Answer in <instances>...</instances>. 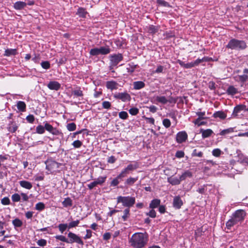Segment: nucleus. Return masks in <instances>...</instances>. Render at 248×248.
Segmentation results:
<instances>
[{
    "label": "nucleus",
    "mask_w": 248,
    "mask_h": 248,
    "mask_svg": "<svg viewBox=\"0 0 248 248\" xmlns=\"http://www.w3.org/2000/svg\"><path fill=\"white\" fill-rule=\"evenodd\" d=\"M148 235L146 233L137 232L131 238V245L137 248H142L147 243Z\"/></svg>",
    "instance_id": "obj_1"
},
{
    "label": "nucleus",
    "mask_w": 248,
    "mask_h": 248,
    "mask_svg": "<svg viewBox=\"0 0 248 248\" xmlns=\"http://www.w3.org/2000/svg\"><path fill=\"white\" fill-rule=\"evenodd\" d=\"M135 198L131 196H118L117 198V203H122L123 206L129 208L135 203Z\"/></svg>",
    "instance_id": "obj_2"
},
{
    "label": "nucleus",
    "mask_w": 248,
    "mask_h": 248,
    "mask_svg": "<svg viewBox=\"0 0 248 248\" xmlns=\"http://www.w3.org/2000/svg\"><path fill=\"white\" fill-rule=\"evenodd\" d=\"M109 58L110 60L109 69L114 73L115 71L113 69L117 67L118 64L123 60V56L121 53L115 54L110 55Z\"/></svg>",
    "instance_id": "obj_3"
},
{
    "label": "nucleus",
    "mask_w": 248,
    "mask_h": 248,
    "mask_svg": "<svg viewBox=\"0 0 248 248\" xmlns=\"http://www.w3.org/2000/svg\"><path fill=\"white\" fill-rule=\"evenodd\" d=\"M246 47L247 45L245 42L235 39L231 40L226 46V47L231 49H242L245 48Z\"/></svg>",
    "instance_id": "obj_4"
},
{
    "label": "nucleus",
    "mask_w": 248,
    "mask_h": 248,
    "mask_svg": "<svg viewBox=\"0 0 248 248\" xmlns=\"http://www.w3.org/2000/svg\"><path fill=\"white\" fill-rule=\"evenodd\" d=\"M248 113V109L245 105H240L235 107L232 114L233 117L242 118L246 115Z\"/></svg>",
    "instance_id": "obj_5"
},
{
    "label": "nucleus",
    "mask_w": 248,
    "mask_h": 248,
    "mask_svg": "<svg viewBox=\"0 0 248 248\" xmlns=\"http://www.w3.org/2000/svg\"><path fill=\"white\" fill-rule=\"evenodd\" d=\"M110 48L108 46L95 47L91 49L90 54L91 56H97L99 55H107L110 52Z\"/></svg>",
    "instance_id": "obj_6"
},
{
    "label": "nucleus",
    "mask_w": 248,
    "mask_h": 248,
    "mask_svg": "<svg viewBox=\"0 0 248 248\" xmlns=\"http://www.w3.org/2000/svg\"><path fill=\"white\" fill-rule=\"evenodd\" d=\"M246 212L243 210H238L232 215V217L238 223L244 220Z\"/></svg>",
    "instance_id": "obj_7"
},
{
    "label": "nucleus",
    "mask_w": 248,
    "mask_h": 248,
    "mask_svg": "<svg viewBox=\"0 0 248 248\" xmlns=\"http://www.w3.org/2000/svg\"><path fill=\"white\" fill-rule=\"evenodd\" d=\"M46 169L49 171H53L59 168L60 164L52 159H47L46 161Z\"/></svg>",
    "instance_id": "obj_8"
},
{
    "label": "nucleus",
    "mask_w": 248,
    "mask_h": 248,
    "mask_svg": "<svg viewBox=\"0 0 248 248\" xmlns=\"http://www.w3.org/2000/svg\"><path fill=\"white\" fill-rule=\"evenodd\" d=\"M69 238L68 243H77L79 244L83 245V242L81 238L77 234L70 232L68 234Z\"/></svg>",
    "instance_id": "obj_9"
},
{
    "label": "nucleus",
    "mask_w": 248,
    "mask_h": 248,
    "mask_svg": "<svg viewBox=\"0 0 248 248\" xmlns=\"http://www.w3.org/2000/svg\"><path fill=\"white\" fill-rule=\"evenodd\" d=\"M114 98L116 99H120L123 102L130 101L131 100L130 95L127 93H118L113 95Z\"/></svg>",
    "instance_id": "obj_10"
},
{
    "label": "nucleus",
    "mask_w": 248,
    "mask_h": 248,
    "mask_svg": "<svg viewBox=\"0 0 248 248\" xmlns=\"http://www.w3.org/2000/svg\"><path fill=\"white\" fill-rule=\"evenodd\" d=\"M45 129L53 134V135H59L61 133L56 128L53 127L51 124H49L47 122L45 123Z\"/></svg>",
    "instance_id": "obj_11"
},
{
    "label": "nucleus",
    "mask_w": 248,
    "mask_h": 248,
    "mask_svg": "<svg viewBox=\"0 0 248 248\" xmlns=\"http://www.w3.org/2000/svg\"><path fill=\"white\" fill-rule=\"evenodd\" d=\"M187 139V135L185 131L178 132L176 135V140L179 143L185 142Z\"/></svg>",
    "instance_id": "obj_12"
},
{
    "label": "nucleus",
    "mask_w": 248,
    "mask_h": 248,
    "mask_svg": "<svg viewBox=\"0 0 248 248\" xmlns=\"http://www.w3.org/2000/svg\"><path fill=\"white\" fill-rule=\"evenodd\" d=\"M47 87L50 90L58 91L61 88V84L57 81H52L48 83Z\"/></svg>",
    "instance_id": "obj_13"
},
{
    "label": "nucleus",
    "mask_w": 248,
    "mask_h": 248,
    "mask_svg": "<svg viewBox=\"0 0 248 248\" xmlns=\"http://www.w3.org/2000/svg\"><path fill=\"white\" fill-rule=\"evenodd\" d=\"M183 204V201L179 196H176L173 200V206L176 209H180Z\"/></svg>",
    "instance_id": "obj_14"
},
{
    "label": "nucleus",
    "mask_w": 248,
    "mask_h": 248,
    "mask_svg": "<svg viewBox=\"0 0 248 248\" xmlns=\"http://www.w3.org/2000/svg\"><path fill=\"white\" fill-rule=\"evenodd\" d=\"M27 6V3L24 1H18L14 4V8L16 10H21Z\"/></svg>",
    "instance_id": "obj_15"
},
{
    "label": "nucleus",
    "mask_w": 248,
    "mask_h": 248,
    "mask_svg": "<svg viewBox=\"0 0 248 248\" xmlns=\"http://www.w3.org/2000/svg\"><path fill=\"white\" fill-rule=\"evenodd\" d=\"M118 84L117 82L112 80L106 82V87L107 89L113 90L118 88Z\"/></svg>",
    "instance_id": "obj_16"
},
{
    "label": "nucleus",
    "mask_w": 248,
    "mask_h": 248,
    "mask_svg": "<svg viewBox=\"0 0 248 248\" xmlns=\"http://www.w3.org/2000/svg\"><path fill=\"white\" fill-rule=\"evenodd\" d=\"M20 186L24 188L30 190L32 187V184L25 180H22L19 182Z\"/></svg>",
    "instance_id": "obj_17"
},
{
    "label": "nucleus",
    "mask_w": 248,
    "mask_h": 248,
    "mask_svg": "<svg viewBox=\"0 0 248 248\" xmlns=\"http://www.w3.org/2000/svg\"><path fill=\"white\" fill-rule=\"evenodd\" d=\"M200 132L202 134V137L203 139L210 137L213 133V131L210 129H207L206 130L201 129Z\"/></svg>",
    "instance_id": "obj_18"
},
{
    "label": "nucleus",
    "mask_w": 248,
    "mask_h": 248,
    "mask_svg": "<svg viewBox=\"0 0 248 248\" xmlns=\"http://www.w3.org/2000/svg\"><path fill=\"white\" fill-rule=\"evenodd\" d=\"M181 180L180 177L177 178L176 177H170L168 178V182L172 185H177L180 184Z\"/></svg>",
    "instance_id": "obj_19"
},
{
    "label": "nucleus",
    "mask_w": 248,
    "mask_h": 248,
    "mask_svg": "<svg viewBox=\"0 0 248 248\" xmlns=\"http://www.w3.org/2000/svg\"><path fill=\"white\" fill-rule=\"evenodd\" d=\"M76 14L80 17L85 18L88 13L85 9L82 7H79L78 8Z\"/></svg>",
    "instance_id": "obj_20"
},
{
    "label": "nucleus",
    "mask_w": 248,
    "mask_h": 248,
    "mask_svg": "<svg viewBox=\"0 0 248 248\" xmlns=\"http://www.w3.org/2000/svg\"><path fill=\"white\" fill-rule=\"evenodd\" d=\"M138 180V177H130L125 180L124 184L125 186H132L137 180Z\"/></svg>",
    "instance_id": "obj_21"
},
{
    "label": "nucleus",
    "mask_w": 248,
    "mask_h": 248,
    "mask_svg": "<svg viewBox=\"0 0 248 248\" xmlns=\"http://www.w3.org/2000/svg\"><path fill=\"white\" fill-rule=\"evenodd\" d=\"M145 83L141 81H135L133 82V88L135 90H140L145 87Z\"/></svg>",
    "instance_id": "obj_22"
},
{
    "label": "nucleus",
    "mask_w": 248,
    "mask_h": 248,
    "mask_svg": "<svg viewBox=\"0 0 248 248\" xmlns=\"http://www.w3.org/2000/svg\"><path fill=\"white\" fill-rule=\"evenodd\" d=\"M177 62L179 63L182 67H183L185 68H191L192 67H194L193 62L185 63L183 61L180 60H178L177 61Z\"/></svg>",
    "instance_id": "obj_23"
},
{
    "label": "nucleus",
    "mask_w": 248,
    "mask_h": 248,
    "mask_svg": "<svg viewBox=\"0 0 248 248\" xmlns=\"http://www.w3.org/2000/svg\"><path fill=\"white\" fill-rule=\"evenodd\" d=\"M72 94L76 97H82L83 93L80 87H77L72 91Z\"/></svg>",
    "instance_id": "obj_24"
},
{
    "label": "nucleus",
    "mask_w": 248,
    "mask_h": 248,
    "mask_svg": "<svg viewBox=\"0 0 248 248\" xmlns=\"http://www.w3.org/2000/svg\"><path fill=\"white\" fill-rule=\"evenodd\" d=\"M213 117L215 118H219L220 119H225L226 117V114L222 111H218L214 113Z\"/></svg>",
    "instance_id": "obj_25"
},
{
    "label": "nucleus",
    "mask_w": 248,
    "mask_h": 248,
    "mask_svg": "<svg viewBox=\"0 0 248 248\" xmlns=\"http://www.w3.org/2000/svg\"><path fill=\"white\" fill-rule=\"evenodd\" d=\"M160 200L157 199L153 200L149 205V207L154 209L158 207L160 204Z\"/></svg>",
    "instance_id": "obj_26"
},
{
    "label": "nucleus",
    "mask_w": 248,
    "mask_h": 248,
    "mask_svg": "<svg viewBox=\"0 0 248 248\" xmlns=\"http://www.w3.org/2000/svg\"><path fill=\"white\" fill-rule=\"evenodd\" d=\"M62 204L64 207H71L73 205L72 200L70 198L67 197L64 199V201L62 202Z\"/></svg>",
    "instance_id": "obj_27"
},
{
    "label": "nucleus",
    "mask_w": 248,
    "mask_h": 248,
    "mask_svg": "<svg viewBox=\"0 0 248 248\" xmlns=\"http://www.w3.org/2000/svg\"><path fill=\"white\" fill-rule=\"evenodd\" d=\"M17 128L18 126L16 124L15 122H12L9 124L8 129L10 132L14 133L16 131Z\"/></svg>",
    "instance_id": "obj_28"
},
{
    "label": "nucleus",
    "mask_w": 248,
    "mask_h": 248,
    "mask_svg": "<svg viewBox=\"0 0 248 248\" xmlns=\"http://www.w3.org/2000/svg\"><path fill=\"white\" fill-rule=\"evenodd\" d=\"M148 32L151 34H155L158 31L159 28L153 25H150L147 27Z\"/></svg>",
    "instance_id": "obj_29"
},
{
    "label": "nucleus",
    "mask_w": 248,
    "mask_h": 248,
    "mask_svg": "<svg viewBox=\"0 0 248 248\" xmlns=\"http://www.w3.org/2000/svg\"><path fill=\"white\" fill-rule=\"evenodd\" d=\"M17 53L16 49H7L5 51L4 56H10L12 55H16Z\"/></svg>",
    "instance_id": "obj_30"
},
{
    "label": "nucleus",
    "mask_w": 248,
    "mask_h": 248,
    "mask_svg": "<svg viewBox=\"0 0 248 248\" xmlns=\"http://www.w3.org/2000/svg\"><path fill=\"white\" fill-rule=\"evenodd\" d=\"M238 92L237 89L234 87L233 86H230L227 90V93L230 95H234Z\"/></svg>",
    "instance_id": "obj_31"
},
{
    "label": "nucleus",
    "mask_w": 248,
    "mask_h": 248,
    "mask_svg": "<svg viewBox=\"0 0 248 248\" xmlns=\"http://www.w3.org/2000/svg\"><path fill=\"white\" fill-rule=\"evenodd\" d=\"M26 104L25 102L23 101H18L17 104V108L18 109L22 112H23L26 109Z\"/></svg>",
    "instance_id": "obj_32"
},
{
    "label": "nucleus",
    "mask_w": 248,
    "mask_h": 248,
    "mask_svg": "<svg viewBox=\"0 0 248 248\" xmlns=\"http://www.w3.org/2000/svg\"><path fill=\"white\" fill-rule=\"evenodd\" d=\"M139 165L137 162H135L134 164H129L126 168L129 171H133L134 170H136L139 168Z\"/></svg>",
    "instance_id": "obj_33"
},
{
    "label": "nucleus",
    "mask_w": 248,
    "mask_h": 248,
    "mask_svg": "<svg viewBox=\"0 0 248 248\" xmlns=\"http://www.w3.org/2000/svg\"><path fill=\"white\" fill-rule=\"evenodd\" d=\"M236 224H237V223L232 217L231 218L226 222V225L228 229H230L232 226H234Z\"/></svg>",
    "instance_id": "obj_34"
},
{
    "label": "nucleus",
    "mask_w": 248,
    "mask_h": 248,
    "mask_svg": "<svg viewBox=\"0 0 248 248\" xmlns=\"http://www.w3.org/2000/svg\"><path fill=\"white\" fill-rule=\"evenodd\" d=\"M107 179V176H100L94 181L95 182L97 185H102L105 181Z\"/></svg>",
    "instance_id": "obj_35"
},
{
    "label": "nucleus",
    "mask_w": 248,
    "mask_h": 248,
    "mask_svg": "<svg viewBox=\"0 0 248 248\" xmlns=\"http://www.w3.org/2000/svg\"><path fill=\"white\" fill-rule=\"evenodd\" d=\"M155 100L158 102H159L163 104H166L168 101V100L167 99V98L165 96H157L155 97Z\"/></svg>",
    "instance_id": "obj_36"
},
{
    "label": "nucleus",
    "mask_w": 248,
    "mask_h": 248,
    "mask_svg": "<svg viewBox=\"0 0 248 248\" xmlns=\"http://www.w3.org/2000/svg\"><path fill=\"white\" fill-rule=\"evenodd\" d=\"M130 210L129 208H127L124 210V215L122 216L123 221L127 220V218L130 216Z\"/></svg>",
    "instance_id": "obj_37"
},
{
    "label": "nucleus",
    "mask_w": 248,
    "mask_h": 248,
    "mask_svg": "<svg viewBox=\"0 0 248 248\" xmlns=\"http://www.w3.org/2000/svg\"><path fill=\"white\" fill-rule=\"evenodd\" d=\"M192 177V173L188 171V170H187L186 171H185L184 173H183L181 176H180V179L181 180V181H183V180H184L186 179V178L187 177Z\"/></svg>",
    "instance_id": "obj_38"
},
{
    "label": "nucleus",
    "mask_w": 248,
    "mask_h": 248,
    "mask_svg": "<svg viewBox=\"0 0 248 248\" xmlns=\"http://www.w3.org/2000/svg\"><path fill=\"white\" fill-rule=\"evenodd\" d=\"M45 208V205L42 202H39L36 204L35 209L38 211H41Z\"/></svg>",
    "instance_id": "obj_39"
},
{
    "label": "nucleus",
    "mask_w": 248,
    "mask_h": 248,
    "mask_svg": "<svg viewBox=\"0 0 248 248\" xmlns=\"http://www.w3.org/2000/svg\"><path fill=\"white\" fill-rule=\"evenodd\" d=\"M122 179L121 177H119V175L113 179L112 181L110 183V186H117L120 183L119 180Z\"/></svg>",
    "instance_id": "obj_40"
},
{
    "label": "nucleus",
    "mask_w": 248,
    "mask_h": 248,
    "mask_svg": "<svg viewBox=\"0 0 248 248\" xmlns=\"http://www.w3.org/2000/svg\"><path fill=\"white\" fill-rule=\"evenodd\" d=\"M12 223L15 227H20L22 225V222L18 218H16L12 221Z\"/></svg>",
    "instance_id": "obj_41"
},
{
    "label": "nucleus",
    "mask_w": 248,
    "mask_h": 248,
    "mask_svg": "<svg viewBox=\"0 0 248 248\" xmlns=\"http://www.w3.org/2000/svg\"><path fill=\"white\" fill-rule=\"evenodd\" d=\"M45 126H43L42 125H39L36 128V133L39 134H44L45 132Z\"/></svg>",
    "instance_id": "obj_42"
},
{
    "label": "nucleus",
    "mask_w": 248,
    "mask_h": 248,
    "mask_svg": "<svg viewBox=\"0 0 248 248\" xmlns=\"http://www.w3.org/2000/svg\"><path fill=\"white\" fill-rule=\"evenodd\" d=\"M129 173V171L127 170L126 168L124 169L118 175L119 177H121L122 179L124 177H126Z\"/></svg>",
    "instance_id": "obj_43"
},
{
    "label": "nucleus",
    "mask_w": 248,
    "mask_h": 248,
    "mask_svg": "<svg viewBox=\"0 0 248 248\" xmlns=\"http://www.w3.org/2000/svg\"><path fill=\"white\" fill-rule=\"evenodd\" d=\"M11 199L13 202H18L20 201L21 197L19 194L15 193L12 195Z\"/></svg>",
    "instance_id": "obj_44"
},
{
    "label": "nucleus",
    "mask_w": 248,
    "mask_h": 248,
    "mask_svg": "<svg viewBox=\"0 0 248 248\" xmlns=\"http://www.w3.org/2000/svg\"><path fill=\"white\" fill-rule=\"evenodd\" d=\"M41 65L45 69H48L50 67V64L48 61H43L41 63Z\"/></svg>",
    "instance_id": "obj_45"
},
{
    "label": "nucleus",
    "mask_w": 248,
    "mask_h": 248,
    "mask_svg": "<svg viewBox=\"0 0 248 248\" xmlns=\"http://www.w3.org/2000/svg\"><path fill=\"white\" fill-rule=\"evenodd\" d=\"M66 127L69 131H73L76 129V125L74 123L68 124Z\"/></svg>",
    "instance_id": "obj_46"
},
{
    "label": "nucleus",
    "mask_w": 248,
    "mask_h": 248,
    "mask_svg": "<svg viewBox=\"0 0 248 248\" xmlns=\"http://www.w3.org/2000/svg\"><path fill=\"white\" fill-rule=\"evenodd\" d=\"M79 223V220H77L75 221H73L70 222L68 224V228H72L75 227H77L78 226V224Z\"/></svg>",
    "instance_id": "obj_47"
},
{
    "label": "nucleus",
    "mask_w": 248,
    "mask_h": 248,
    "mask_svg": "<svg viewBox=\"0 0 248 248\" xmlns=\"http://www.w3.org/2000/svg\"><path fill=\"white\" fill-rule=\"evenodd\" d=\"M72 145L74 146V148H78L82 146V143L79 140H76L72 143Z\"/></svg>",
    "instance_id": "obj_48"
},
{
    "label": "nucleus",
    "mask_w": 248,
    "mask_h": 248,
    "mask_svg": "<svg viewBox=\"0 0 248 248\" xmlns=\"http://www.w3.org/2000/svg\"><path fill=\"white\" fill-rule=\"evenodd\" d=\"M68 227V225L67 224H60L58 226L59 231L62 233L66 228Z\"/></svg>",
    "instance_id": "obj_49"
},
{
    "label": "nucleus",
    "mask_w": 248,
    "mask_h": 248,
    "mask_svg": "<svg viewBox=\"0 0 248 248\" xmlns=\"http://www.w3.org/2000/svg\"><path fill=\"white\" fill-rule=\"evenodd\" d=\"M139 112V110L137 108H132L129 110V113L132 115H136Z\"/></svg>",
    "instance_id": "obj_50"
},
{
    "label": "nucleus",
    "mask_w": 248,
    "mask_h": 248,
    "mask_svg": "<svg viewBox=\"0 0 248 248\" xmlns=\"http://www.w3.org/2000/svg\"><path fill=\"white\" fill-rule=\"evenodd\" d=\"M162 123L163 125L167 128L170 127L171 125V122L170 120L167 118L164 119L163 120Z\"/></svg>",
    "instance_id": "obj_51"
},
{
    "label": "nucleus",
    "mask_w": 248,
    "mask_h": 248,
    "mask_svg": "<svg viewBox=\"0 0 248 248\" xmlns=\"http://www.w3.org/2000/svg\"><path fill=\"white\" fill-rule=\"evenodd\" d=\"M221 153V151L218 148L215 149L212 151V155L216 156V157H218L220 155Z\"/></svg>",
    "instance_id": "obj_52"
},
{
    "label": "nucleus",
    "mask_w": 248,
    "mask_h": 248,
    "mask_svg": "<svg viewBox=\"0 0 248 248\" xmlns=\"http://www.w3.org/2000/svg\"><path fill=\"white\" fill-rule=\"evenodd\" d=\"M119 117L123 120L126 119L128 117V114L126 111H121L119 113Z\"/></svg>",
    "instance_id": "obj_53"
},
{
    "label": "nucleus",
    "mask_w": 248,
    "mask_h": 248,
    "mask_svg": "<svg viewBox=\"0 0 248 248\" xmlns=\"http://www.w3.org/2000/svg\"><path fill=\"white\" fill-rule=\"evenodd\" d=\"M55 238L61 241L65 242L68 243V239L63 235H56Z\"/></svg>",
    "instance_id": "obj_54"
},
{
    "label": "nucleus",
    "mask_w": 248,
    "mask_h": 248,
    "mask_svg": "<svg viewBox=\"0 0 248 248\" xmlns=\"http://www.w3.org/2000/svg\"><path fill=\"white\" fill-rule=\"evenodd\" d=\"M247 78H248V77L247 75H243L238 76V77H237L236 79L237 80H239V81H240L242 82H244V81H246Z\"/></svg>",
    "instance_id": "obj_55"
},
{
    "label": "nucleus",
    "mask_w": 248,
    "mask_h": 248,
    "mask_svg": "<svg viewBox=\"0 0 248 248\" xmlns=\"http://www.w3.org/2000/svg\"><path fill=\"white\" fill-rule=\"evenodd\" d=\"M192 156H198L201 157L202 156L203 153L202 152H197L196 149H194L192 154Z\"/></svg>",
    "instance_id": "obj_56"
},
{
    "label": "nucleus",
    "mask_w": 248,
    "mask_h": 248,
    "mask_svg": "<svg viewBox=\"0 0 248 248\" xmlns=\"http://www.w3.org/2000/svg\"><path fill=\"white\" fill-rule=\"evenodd\" d=\"M102 107L104 108L108 109L111 107V103L108 101H104L102 102Z\"/></svg>",
    "instance_id": "obj_57"
},
{
    "label": "nucleus",
    "mask_w": 248,
    "mask_h": 248,
    "mask_svg": "<svg viewBox=\"0 0 248 248\" xmlns=\"http://www.w3.org/2000/svg\"><path fill=\"white\" fill-rule=\"evenodd\" d=\"M147 216L155 218L156 217V212L154 209H152L149 212L146 213Z\"/></svg>",
    "instance_id": "obj_58"
},
{
    "label": "nucleus",
    "mask_w": 248,
    "mask_h": 248,
    "mask_svg": "<svg viewBox=\"0 0 248 248\" xmlns=\"http://www.w3.org/2000/svg\"><path fill=\"white\" fill-rule=\"evenodd\" d=\"M1 202L3 205H9L10 203V201L8 197H4L1 199Z\"/></svg>",
    "instance_id": "obj_59"
},
{
    "label": "nucleus",
    "mask_w": 248,
    "mask_h": 248,
    "mask_svg": "<svg viewBox=\"0 0 248 248\" xmlns=\"http://www.w3.org/2000/svg\"><path fill=\"white\" fill-rule=\"evenodd\" d=\"M26 120L30 123L32 124L34 121V117L33 115H29L26 117Z\"/></svg>",
    "instance_id": "obj_60"
},
{
    "label": "nucleus",
    "mask_w": 248,
    "mask_h": 248,
    "mask_svg": "<svg viewBox=\"0 0 248 248\" xmlns=\"http://www.w3.org/2000/svg\"><path fill=\"white\" fill-rule=\"evenodd\" d=\"M116 160L117 159L114 156L111 155L108 158L107 162L108 163L113 164L115 162Z\"/></svg>",
    "instance_id": "obj_61"
},
{
    "label": "nucleus",
    "mask_w": 248,
    "mask_h": 248,
    "mask_svg": "<svg viewBox=\"0 0 248 248\" xmlns=\"http://www.w3.org/2000/svg\"><path fill=\"white\" fill-rule=\"evenodd\" d=\"M157 2L158 4L163 6L168 7L169 6L168 2L163 0H157Z\"/></svg>",
    "instance_id": "obj_62"
},
{
    "label": "nucleus",
    "mask_w": 248,
    "mask_h": 248,
    "mask_svg": "<svg viewBox=\"0 0 248 248\" xmlns=\"http://www.w3.org/2000/svg\"><path fill=\"white\" fill-rule=\"evenodd\" d=\"M37 244L40 247H44L46 244V241L45 239H40L37 241Z\"/></svg>",
    "instance_id": "obj_63"
},
{
    "label": "nucleus",
    "mask_w": 248,
    "mask_h": 248,
    "mask_svg": "<svg viewBox=\"0 0 248 248\" xmlns=\"http://www.w3.org/2000/svg\"><path fill=\"white\" fill-rule=\"evenodd\" d=\"M202 120V119L200 118H197L195 120L194 123L196 125H197L198 126L203 125L205 124V123L204 122L201 121Z\"/></svg>",
    "instance_id": "obj_64"
}]
</instances>
